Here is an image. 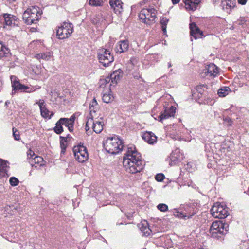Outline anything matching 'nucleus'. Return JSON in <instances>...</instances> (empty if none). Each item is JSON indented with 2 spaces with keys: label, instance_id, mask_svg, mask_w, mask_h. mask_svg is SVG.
Returning <instances> with one entry per match:
<instances>
[{
  "label": "nucleus",
  "instance_id": "nucleus-34",
  "mask_svg": "<svg viewBox=\"0 0 249 249\" xmlns=\"http://www.w3.org/2000/svg\"><path fill=\"white\" fill-rule=\"evenodd\" d=\"M41 115L44 118L51 119L54 113L53 112H50L46 107L40 110Z\"/></svg>",
  "mask_w": 249,
  "mask_h": 249
},
{
  "label": "nucleus",
  "instance_id": "nucleus-42",
  "mask_svg": "<svg viewBox=\"0 0 249 249\" xmlns=\"http://www.w3.org/2000/svg\"><path fill=\"white\" fill-rule=\"evenodd\" d=\"M13 135L15 140L18 141L20 140L19 133L14 128H13Z\"/></svg>",
  "mask_w": 249,
  "mask_h": 249
},
{
  "label": "nucleus",
  "instance_id": "nucleus-15",
  "mask_svg": "<svg viewBox=\"0 0 249 249\" xmlns=\"http://www.w3.org/2000/svg\"><path fill=\"white\" fill-rule=\"evenodd\" d=\"M204 72L208 76L214 77L218 74L219 69L215 64L211 63L206 67Z\"/></svg>",
  "mask_w": 249,
  "mask_h": 249
},
{
  "label": "nucleus",
  "instance_id": "nucleus-55",
  "mask_svg": "<svg viewBox=\"0 0 249 249\" xmlns=\"http://www.w3.org/2000/svg\"><path fill=\"white\" fill-rule=\"evenodd\" d=\"M45 173H46V169H44V171H43V174H45Z\"/></svg>",
  "mask_w": 249,
  "mask_h": 249
},
{
  "label": "nucleus",
  "instance_id": "nucleus-51",
  "mask_svg": "<svg viewBox=\"0 0 249 249\" xmlns=\"http://www.w3.org/2000/svg\"><path fill=\"white\" fill-rule=\"evenodd\" d=\"M147 1V0H144L143 1H142L140 3V4L141 5H142L144 3H145Z\"/></svg>",
  "mask_w": 249,
  "mask_h": 249
},
{
  "label": "nucleus",
  "instance_id": "nucleus-24",
  "mask_svg": "<svg viewBox=\"0 0 249 249\" xmlns=\"http://www.w3.org/2000/svg\"><path fill=\"white\" fill-rule=\"evenodd\" d=\"M8 167L7 162L0 159V178L7 174Z\"/></svg>",
  "mask_w": 249,
  "mask_h": 249
},
{
  "label": "nucleus",
  "instance_id": "nucleus-35",
  "mask_svg": "<svg viewBox=\"0 0 249 249\" xmlns=\"http://www.w3.org/2000/svg\"><path fill=\"white\" fill-rule=\"evenodd\" d=\"M60 119H64L63 121L62 122L63 125L67 126L70 132H72L73 129V124H72L71 123H70V121H68V118H61Z\"/></svg>",
  "mask_w": 249,
  "mask_h": 249
},
{
  "label": "nucleus",
  "instance_id": "nucleus-19",
  "mask_svg": "<svg viewBox=\"0 0 249 249\" xmlns=\"http://www.w3.org/2000/svg\"><path fill=\"white\" fill-rule=\"evenodd\" d=\"M176 107L174 106H171L169 108H166L164 113L159 116L160 120L162 121L163 119L174 116L176 112Z\"/></svg>",
  "mask_w": 249,
  "mask_h": 249
},
{
  "label": "nucleus",
  "instance_id": "nucleus-28",
  "mask_svg": "<svg viewBox=\"0 0 249 249\" xmlns=\"http://www.w3.org/2000/svg\"><path fill=\"white\" fill-rule=\"evenodd\" d=\"M52 57V53L50 52H47L45 53H40L37 54L36 57L38 60H44L45 61L49 60Z\"/></svg>",
  "mask_w": 249,
  "mask_h": 249
},
{
  "label": "nucleus",
  "instance_id": "nucleus-16",
  "mask_svg": "<svg viewBox=\"0 0 249 249\" xmlns=\"http://www.w3.org/2000/svg\"><path fill=\"white\" fill-rule=\"evenodd\" d=\"M190 35L195 39L201 38L203 36V32L201 31L195 23L190 24Z\"/></svg>",
  "mask_w": 249,
  "mask_h": 249
},
{
  "label": "nucleus",
  "instance_id": "nucleus-39",
  "mask_svg": "<svg viewBox=\"0 0 249 249\" xmlns=\"http://www.w3.org/2000/svg\"><path fill=\"white\" fill-rule=\"evenodd\" d=\"M157 208L158 210L160 211L161 212H166L168 211V206L164 203H160L157 205Z\"/></svg>",
  "mask_w": 249,
  "mask_h": 249
},
{
  "label": "nucleus",
  "instance_id": "nucleus-50",
  "mask_svg": "<svg viewBox=\"0 0 249 249\" xmlns=\"http://www.w3.org/2000/svg\"><path fill=\"white\" fill-rule=\"evenodd\" d=\"M225 121H227L229 123H231V119L230 118H229V117L226 118L225 119Z\"/></svg>",
  "mask_w": 249,
  "mask_h": 249
},
{
  "label": "nucleus",
  "instance_id": "nucleus-53",
  "mask_svg": "<svg viewBox=\"0 0 249 249\" xmlns=\"http://www.w3.org/2000/svg\"><path fill=\"white\" fill-rule=\"evenodd\" d=\"M168 67H169V68L171 67L172 66V64H171V63L170 62H169V63H168Z\"/></svg>",
  "mask_w": 249,
  "mask_h": 249
},
{
  "label": "nucleus",
  "instance_id": "nucleus-9",
  "mask_svg": "<svg viewBox=\"0 0 249 249\" xmlns=\"http://www.w3.org/2000/svg\"><path fill=\"white\" fill-rule=\"evenodd\" d=\"M73 32V25L68 22H64L57 30V36L60 39L68 38Z\"/></svg>",
  "mask_w": 249,
  "mask_h": 249
},
{
  "label": "nucleus",
  "instance_id": "nucleus-4",
  "mask_svg": "<svg viewBox=\"0 0 249 249\" xmlns=\"http://www.w3.org/2000/svg\"><path fill=\"white\" fill-rule=\"evenodd\" d=\"M105 149L111 154H116L122 151L124 145L118 137L108 138L104 143Z\"/></svg>",
  "mask_w": 249,
  "mask_h": 249
},
{
  "label": "nucleus",
  "instance_id": "nucleus-31",
  "mask_svg": "<svg viewBox=\"0 0 249 249\" xmlns=\"http://www.w3.org/2000/svg\"><path fill=\"white\" fill-rule=\"evenodd\" d=\"M231 91V89L228 87H223L218 90V94L220 97H225Z\"/></svg>",
  "mask_w": 249,
  "mask_h": 249
},
{
  "label": "nucleus",
  "instance_id": "nucleus-36",
  "mask_svg": "<svg viewBox=\"0 0 249 249\" xmlns=\"http://www.w3.org/2000/svg\"><path fill=\"white\" fill-rule=\"evenodd\" d=\"M4 23L6 25H11L13 21V16L8 14L3 15Z\"/></svg>",
  "mask_w": 249,
  "mask_h": 249
},
{
  "label": "nucleus",
  "instance_id": "nucleus-7",
  "mask_svg": "<svg viewBox=\"0 0 249 249\" xmlns=\"http://www.w3.org/2000/svg\"><path fill=\"white\" fill-rule=\"evenodd\" d=\"M211 213L213 217L219 219L225 218L229 214L228 208L225 205L219 202L213 204L211 209Z\"/></svg>",
  "mask_w": 249,
  "mask_h": 249
},
{
  "label": "nucleus",
  "instance_id": "nucleus-43",
  "mask_svg": "<svg viewBox=\"0 0 249 249\" xmlns=\"http://www.w3.org/2000/svg\"><path fill=\"white\" fill-rule=\"evenodd\" d=\"M155 179L159 182H161L164 179V176L163 174H158L155 176Z\"/></svg>",
  "mask_w": 249,
  "mask_h": 249
},
{
  "label": "nucleus",
  "instance_id": "nucleus-1",
  "mask_svg": "<svg viewBox=\"0 0 249 249\" xmlns=\"http://www.w3.org/2000/svg\"><path fill=\"white\" fill-rule=\"evenodd\" d=\"M123 163L125 170L131 174L140 172L144 168L140 154L136 150L135 146L132 144L127 147L123 157Z\"/></svg>",
  "mask_w": 249,
  "mask_h": 249
},
{
  "label": "nucleus",
  "instance_id": "nucleus-10",
  "mask_svg": "<svg viewBox=\"0 0 249 249\" xmlns=\"http://www.w3.org/2000/svg\"><path fill=\"white\" fill-rule=\"evenodd\" d=\"M12 87L13 90L15 91H18L20 92H27L31 93L34 91L36 89L34 87H29L24 85L21 84L18 80H17V78L15 76H11Z\"/></svg>",
  "mask_w": 249,
  "mask_h": 249
},
{
  "label": "nucleus",
  "instance_id": "nucleus-23",
  "mask_svg": "<svg viewBox=\"0 0 249 249\" xmlns=\"http://www.w3.org/2000/svg\"><path fill=\"white\" fill-rule=\"evenodd\" d=\"M100 106L98 105L95 98H94L89 104L90 115L93 116V114L95 115L96 112L99 110Z\"/></svg>",
  "mask_w": 249,
  "mask_h": 249
},
{
  "label": "nucleus",
  "instance_id": "nucleus-40",
  "mask_svg": "<svg viewBox=\"0 0 249 249\" xmlns=\"http://www.w3.org/2000/svg\"><path fill=\"white\" fill-rule=\"evenodd\" d=\"M9 182L12 186H16L18 184L19 180L15 177H11L9 179Z\"/></svg>",
  "mask_w": 249,
  "mask_h": 249
},
{
  "label": "nucleus",
  "instance_id": "nucleus-37",
  "mask_svg": "<svg viewBox=\"0 0 249 249\" xmlns=\"http://www.w3.org/2000/svg\"><path fill=\"white\" fill-rule=\"evenodd\" d=\"M168 21L169 19L166 17L162 18L160 20V24L161 25L162 30L164 35H166V27Z\"/></svg>",
  "mask_w": 249,
  "mask_h": 249
},
{
  "label": "nucleus",
  "instance_id": "nucleus-20",
  "mask_svg": "<svg viewBox=\"0 0 249 249\" xmlns=\"http://www.w3.org/2000/svg\"><path fill=\"white\" fill-rule=\"evenodd\" d=\"M109 4L117 14H120L122 11L123 3L121 0H109Z\"/></svg>",
  "mask_w": 249,
  "mask_h": 249
},
{
  "label": "nucleus",
  "instance_id": "nucleus-49",
  "mask_svg": "<svg viewBox=\"0 0 249 249\" xmlns=\"http://www.w3.org/2000/svg\"><path fill=\"white\" fill-rule=\"evenodd\" d=\"M172 1V2L173 4H178L179 2V1H180V0H171Z\"/></svg>",
  "mask_w": 249,
  "mask_h": 249
},
{
  "label": "nucleus",
  "instance_id": "nucleus-48",
  "mask_svg": "<svg viewBox=\"0 0 249 249\" xmlns=\"http://www.w3.org/2000/svg\"><path fill=\"white\" fill-rule=\"evenodd\" d=\"M248 0H238V2L241 5H245Z\"/></svg>",
  "mask_w": 249,
  "mask_h": 249
},
{
  "label": "nucleus",
  "instance_id": "nucleus-25",
  "mask_svg": "<svg viewBox=\"0 0 249 249\" xmlns=\"http://www.w3.org/2000/svg\"><path fill=\"white\" fill-rule=\"evenodd\" d=\"M104 125L102 121H96L92 127L93 131L97 134L101 133L103 129Z\"/></svg>",
  "mask_w": 249,
  "mask_h": 249
},
{
  "label": "nucleus",
  "instance_id": "nucleus-45",
  "mask_svg": "<svg viewBox=\"0 0 249 249\" xmlns=\"http://www.w3.org/2000/svg\"><path fill=\"white\" fill-rule=\"evenodd\" d=\"M35 153L34 151H32V150H29V151H28L27 152V156H28V158L30 159V160H31L32 159V157L35 155Z\"/></svg>",
  "mask_w": 249,
  "mask_h": 249
},
{
  "label": "nucleus",
  "instance_id": "nucleus-8",
  "mask_svg": "<svg viewBox=\"0 0 249 249\" xmlns=\"http://www.w3.org/2000/svg\"><path fill=\"white\" fill-rule=\"evenodd\" d=\"M98 56L99 62L104 66H108L114 60V57L109 50L101 48L98 50Z\"/></svg>",
  "mask_w": 249,
  "mask_h": 249
},
{
  "label": "nucleus",
  "instance_id": "nucleus-6",
  "mask_svg": "<svg viewBox=\"0 0 249 249\" xmlns=\"http://www.w3.org/2000/svg\"><path fill=\"white\" fill-rule=\"evenodd\" d=\"M73 152L76 160L80 163H84L88 160L89 154L86 146L80 142L73 148Z\"/></svg>",
  "mask_w": 249,
  "mask_h": 249
},
{
  "label": "nucleus",
  "instance_id": "nucleus-44",
  "mask_svg": "<svg viewBox=\"0 0 249 249\" xmlns=\"http://www.w3.org/2000/svg\"><path fill=\"white\" fill-rule=\"evenodd\" d=\"M44 103H45L44 101L42 99H40L37 102H36V104H38V105L39 107L40 110L45 107L44 106Z\"/></svg>",
  "mask_w": 249,
  "mask_h": 249
},
{
  "label": "nucleus",
  "instance_id": "nucleus-2",
  "mask_svg": "<svg viewBox=\"0 0 249 249\" xmlns=\"http://www.w3.org/2000/svg\"><path fill=\"white\" fill-rule=\"evenodd\" d=\"M229 225L223 223L220 221L213 222L209 229V232L213 238L222 240L223 236L226 235L228 231Z\"/></svg>",
  "mask_w": 249,
  "mask_h": 249
},
{
  "label": "nucleus",
  "instance_id": "nucleus-3",
  "mask_svg": "<svg viewBox=\"0 0 249 249\" xmlns=\"http://www.w3.org/2000/svg\"><path fill=\"white\" fill-rule=\"evenodd\" d=\"M42 11L40 8L35 6L28 8L23 14V19L28 25L36 24L39 20Z\"/></svg>",
  "mask_w": 249,
  "mask_h": 249
},
{
  "label": "nucleus",
  "instance_id": "nucleus-27",
  "mask_svg": "<svg viewBox=\"0 0 249 249\" xmlns=\"http://www.w3.org/2000/svg\"><path fill=\"white\" fill-rule=\"evenodd\" d=\"M223 7L226 10H231L236 5L235 0H228L222 2Z\"/></svg>",
  "mask_w": 249,
  "mask_h": 249
},
{
  "label": "nucleus",
  "instance_id": "nucleus-26",
  "mask_svg": "<svg viewBox=\"0 0 249 249\" xmlns=\"http://www.w3.org/2000/svg\"><path fill=\"white\" fill-rule=\"evenodd\" d=\"M10 54L9 49L0 41V58L7 57Z\"/></svg>",
  "mask_w": 249,
  "mask_h": 249
},
{
  "label": "nucleus",
  "instance_id": "nucleus-12",
  "mask_svg": "<svg viewBox=\"0 0 249 249\" xmlns=\"http://www.w3.org/2000/svg\"><path fill=\"white\" fill-rule=\"evenodd\" d=\"M123 76L122 71L120 69L113 71L109 76L107 77L104 80L106 84L110 83V86H115Z\"/></svg>",
  "mask_w": 249,
  "mask_h": 249
},
{
  "label": "nucleus",
  "instance_id": "nucleus-21",
  "mask_svg": "<svg viewBox=\"0 0 249 249\" xmlns=\"http://www.w3.org/2000/svg\"><path fill=\"white\" fill-rule=\"evenodd\" d=\"M142 139L147 143L153 144L157 142V137L152 132L146 131L142 134Z\"/></svg>",
  "mask_w": 249,
  "mask_h": 249
},
{
  "label": "nucleus",
  "instance_id": "nucleus-59",
  "mask_svg": "<svg viewBox=\"0 0 249 249\" xmlns=\"http://www.w3.org/2000/svg\"><path fill=\"white\" fill-rule=\"evenodd\" d=\"M202 249V248H200V249Z\"/></svg>",
  "mask_w": 249,
  "mask_h": 249
},
{
  "label": "nucleus",
  "instance_id": "nucleus-47",
  "mask_svg": "<svg viewBox=\"0 0 249 249\" xmlns=\"http://www.w3.org/2000/svg\"><path fill=\"white\" fill-rule=\"evenodd\" d=\"M191 168H192V163H187V164L186 165V169L188 170V171L189 172H192V170L191 169Z\"/></svg>",
  "mask_w": 249,
  "mask_h": 249
},
{
  "label": "nucleus",
  "instance_id": "nucleus-33",
  "mask_svg": "<svg viewBox=\"0 0 249 249\" xmlns=\"http://www.w3.org/2000/svg\"><path fill=\"white\" fill-rule=\"evenodd\" d=\"M60 147L61 149V154H64L65 153L66 149L67 148L66 142H67V137L60 136Z\"/></svg>",
  "mask_w": 249,
  "mask_h": 249
},
{
  "label": "nucleus",
  "instance_id": "nucleus-11",
  "mask_svg": "<svg viewBox=\"0 0 249 249\" xmlns=\"http://www.w3.org/2000/svg\"><path fill=\"white\" fill-rule=\"evenodd\" d=\"M184 211L183 212H179L175 209L174 211V213L175 215L178 217L190 218L196 213L197 209H195L193 205L190 206L187 205L184 208Z\"/></svg>",
  "mask_w": 249,
  "mask_h": 249
},
{
  "label": "nucleus",
  "instance_id": "nucleus-38",
  "mask_svg": "<svg viewBox=\"0 0 249 249\" xmlns=\"http://www.w3.org/2000/svg\"><path fill=\"white\" fill-rule=\"evenodd\" d=\"M207 89V87L206 86L204 85H198L196 87V89L198 93L201 94V95L203 93L204 91Z\"/></svg>",
  "mask_w": 249,
  "mask_h": 249
},
{
  "label": "nucleus",
  "instance_id": "nucleus-54",
  "mask_svg": "<svg viewBox=\"0 0 249 249\" xmlns=\"http://www.w3.org/2000/svg\"><path fill=\"white\" fill-rule=\"evenodd\" d=\"M134 76L135 78H136L137 79H138L140 77L139 75H134Z\"/></svg>",
  "mask_w": 249,
  "mask_h": 249
},
{
  "label": "nucleus",
  "instance_id": "nucleus-57",
  "mask_svg": "<svg viewBox=\"0 0 249 249\" xmlns=\"http://www.w3.org/2000/svg\"><path fill=\"white\" fill-rule=\"evenodd\" d=\"M239 24H243V22H242V21H241L239 22Z\"/></svg>",
  "mask_w": 249,
  "mask_h": 249
},
{
  "label": "nucleus",
  "instance_id": "nucleus-29",
  "mask_svg": "<svg viewBox=\"0 0 249 249\" xmlns=\"http://www.w3.org/2000/svg\"><path fill=\"white\" fill-rule=\"evenodd\" d=\"M114 99V97L111 91H109L107 93H104L102 96V100L106 103H109Z\"/></svg>",
  "mask_w": 249,
  "mask_h": 249
},
{
  "label": "nucleus",
  "instance_id": "nucleus-32",
  "mask_svg": "<svg viewBox=\"0 0 249 249\" xmlns=\"http://www.w3.org/2000/svg\"><path fill=\"white\" fill-rule=\"evenodd\" d=\"M95 115H93V116H90L89 118L87 117V122L85 125V129L86 131L89 130L90 128V126L94 125L95 121H93V118L95 117Z\"/></svg>",
  "mask_w": 249,
  "mask_h": 249
},
{
  "label": "nucleus",
  "instance_id": "nucleus-56",
  "mask_svg": "<svg viewBox=\"0 0 249 249\" xmlns=\"http://www.w3.org/2000/svg\"><path fill=\"white\" fill-rule=\"evenodd\" d=\"M239 24H243V22H242V21H241L239 22Z\"/></svg>",
  "mask_w": 249,
  "mask_h": 249
},
{
  "label": "nucleus",
  "instance_id": "nucleus-41",
  "mask_svg": "<svg viewBox=\"0 0 249 249\" xmlns=\"http://www.w3.org/2000/svg\"><path fill=\"white\" fill-rule=\"evenodd\" d=\"M103 0H89V4L93 6H99L103 2Z\"/></svg>",
  "mask_w": 249,
  "mask_h": 249
},
{
  "label": "nucleus",
  "instance_id": "nucleus-14",
  "mask_svg": "<svg viewBox=\"0 0 249 249\" xmlns=\"http://www.w3.org/2000/svg\"><path fill=\"white\" fill-rule=\"evenodd\" d=\"M183 158L179 150L176 149L172 152L170 156L169 165L172 166L177 164Z\"/></svg>",
  "mask_w": 249,
  "mask_h": 249
},
{
  "label": "nucleus",
  "instance_id": "nucleus-13",
  "mask_svg": "<svg viewBox=\"0 0 249 249\" xmlns=\"http://www.w3.org/2000/svg\"><path fill=\"white\" fill-rule=\"evenodd\" d=\"M31 165L37 170H42L46 166V161L40 156H35L29 161Z\"/></svg>",
  "mask_w": 249,
  "mask_h": 249
},
{
  "label": "nucleus",
  "instance_id": "nucleus-5",
  "mask_svg": "<svg viewBox=\"0 0 249 249\" xmlns=\"http://www.w3.org/2000/svg\"><path fill=\"white\" fill-rule=\"evenodd\" d=\"M139 17L142 23L150 25L155 22L157 11L150 7L147 8H143L139 13Z\"/></svg>",
  "mask_w": 249,
  "mask_h": 249
},
{
  "label": "nucleus",
  "instance_id": "nucleus-46",
  "mask_svg": "<svg viewBox=\"0 0 249 249\" xmlns=\"http://www.w3.org/2000/svg\"><path fill=\"white\" fill-rule=\"evenodd\" d=\"M75 119V116L74 114L71 115L70 118H68V121H70L72 124L74 125V121Z\"/></svg>",
  "mask_w": 249,
  "mask_h": 249
},
{
  "label": "nucleus",
  "instance_id": "nucleus-17",
  "mask_svg": "<svg viewBox=\"0 0 249 249\" xmlns=\"http://www.w3.org/2000/svg\"><path fill=\"white\" fill-rule=\"evenodd\" d=\"M185 8L188 11H194L199 6L201 0H183Z\"/></svg>",
  "mask_w": 249,
  "mask_h": 249
},
{
  "label": "nucleus",
  "instance_id": "nucleus-30",
  "mask_svg": "<svg viewBox=\"0 0 249 249\" xmlns=\"http://www.w3.org/2000/svg\"><path fill=\"white\" fill-rule=\"evenodd\" d=\"M63 120L64 119H60L56 123L55 126L53 128L54 132L57 134H61L63 131L62 123Z\"/></svg>",
  "mask_w": 249,
  "mask_h": 249
},
{
  "label": "nucleus",
  "instance_id": "nucleus-52",
  "mask_svg": "<svg viewBox=\"0 0 249 249\" xmlns=\"http://www.w3.org/2000/svg\"><path fill=\"white\" fill-rule=\"evenodd\" d=\"M105 14L104 13L101 14V16H103V18L104 20H106L105 18Z\"/></svg>",
  "mask_w": 249,
  "mask_h": 249
},
{
  "label": "nucleus",
  "instance_id": "nucleus-18",
  "mask_svg": "<svg viewBox=\"0 0 249 249\" xmlns=\"http://www.w3.org/2000/svg\"><path fill=\"white\" fill-rule=\"evenodd\" d=\"M129 46V43L127 40H121L117 43L115 51L117 53H119L126 52L128 50Z\"/></svg>",
  "mask_w": 249,
  "mask_h": 249
},
{
  "label": "nucleus",
  "instance_id": "nucleus-58",
  "mask_svg": "<svg viewBox=\"0 0 249 249\" xmlns=\"http://www.w3.org/2000/svg\"><path fill=\"white\" fill-rule=\"evenodd\" d=\"M5 104L6 105L8 104V102L7 101L5 102Z\"/></svg>",
  "mask_w": 249,
  "mask_h": 249
},
{
  "label": "nucleus",
  "instance_id": "nucleus-22",
  "mask_svg": "<svg viewBox=\"0 0 249 249\" xmlns=\"http://www.w3.org/2000/svg\"><path fill=\"white\" fill-rule=\"evenodd\" d=\"M139 227L143 235L148 236L151 234L152 231L149 228L148 224L146 221L144 220L142 222V223L139 224Z\"/></svg>",
  "mask_w": 249,
  "mask_h": 249
}]
</instances>
